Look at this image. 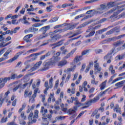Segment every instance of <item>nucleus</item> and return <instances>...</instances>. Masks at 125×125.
Returning <instances> with one entry per match:
<instances>
[{"instance_id": "obj_52", "label": "nucleus", "mask_w": 125, "mask_h": 125, "mask_svg": "<svg viewBox=\"0 0 125 125\" xmlns=\"http://www.w3.org/2000/svg\"><path fill=\"white\" fill-rule=\"evenodd\" d=\"M39 111L38 110H35V113H34V118H36V119H38L39 118Z\"/></svg>"}, {"instance_id": "obj_41", "label": "nucleus", "mask_w": 125, "mask_h": 125, "mask_svg": "<svg viewBox=\"0 0 125 125\" xmlns=\"http://www.w3.org/2000/svg\"><path fill=\"white\" fill-rule=\"evenodd\" d=\"M125 83V80H123L120 82L117 83L115 84V86H120L122 84H124Z\"/></svg>"}, {"instance_id": "obj_34", "label": "nucleus", "mask_w": 125, "mask_h": 125, "mask_svg": "<svg viewBox=\"0 0 125 125\" xmlns=\"http://www.w3.org/2000/svg\"><path fill=\"white\" fill-rule=\"evenodd\" d=\"M121 44H123V42L117 41V42L113 43V45L115 47L119 46V45H121Z\"/></svg>"}, {"instance_id": "obj_31", "label": "nucleus", "mask_w": 125, "mask_h": 125, "mask_svg": "<svg viewBox=\"0 0 125 125\" xmlns=\"http://www.w3.org/2000/svg\"><path fill=\"white\" fill-rule=\"evenodd\" d=\"M79 25V22L74 23V24L70 25L68 27V30H73V29H75L77 26Z\"/></svg>"}, {"instance_id": "obj_37", "label": "nucleus", "mask_w": 125, "mask_h": 125, "mask_svg": "<svg viewBox=\"0 0 125 125\" xmlns=\"http://www.w3.org/2000/svg\"><path fill=\"white\" fill-rule=\"evenodd\" d=\"M67 23H64L62 24H59L58 25H56L54 27V29H58V28H62V27H64V26H66Z\"/></svg>"}, {"instance_id": "obj_36", "label": "nucleus", "mask_w": 125, "mask_h": 125, "mask_svg": "<svg viewBox=\"0 0 125 125\" xmlns=\"http://www.w3.org/2000/svg\"><path fill=\"white\" fill-rule=\"evenodd\" d=\"M42 25H43V23H37L33 24L32 25V27L34 28H38V27H41V26H42Z\"/></svg>"}, {"instance_id": "obj_62", "label": "nucleus", "mask_w": 125, "mask_h": 125, "mask_svg": "<svg viewBox=\"0 0 125 125\" xmlns=\"http://www.w3.org/2000/svg\"><path fill=\"white\" fill-rule=\"evenodd\" d=\"M106 20H107V18H103L100 20L99 23H103V22H106Z\"/></svg>"}, {"instance_id": "obj_42", "label": "nucleus", "mask_w": 125, "mask_h": 125, "mask_svg": "<svg viewBox=\"0 0 125 125\" xmlns=\"http://www.w3.org/2000/svg\"><path fill=\"white\" fill-rule=\"evenodd\" d=\"M94 34H95V31H93L91 32L88 35L85 36V38H89V37H92L94 36Z\"/></svg>"}, {"instance_id": "obj_27", "label": "nucleus", "mask_w": 125, "mask_h": 125, "mask_svg": "<svg viewBox=\"0 0 125 125\" xmlns=\"http://www.w3.org/2000/svg\"><path fill=\"white\" fill-rule=\"evenodd\" d=\"M53 82V78L52 77L50 78V79L49 80V87L50 88H52L53 87V83H52Z\"/></svg>"}, {"instance_id": "obj_40", "label": "nucleus", "mask_w": 125, "mask_h": 125, "mask_svg": "<svg viewBox=\"0 0 125 125\" xmlns=\"http://www.w3.org/2000/svg\"><path fill=\"white\" fill-rule=\"evenodd\" d=\"M80 37H81V35L78 36V37H76V38H74L69 40L66 43H65L66 44H67V45L69 44V43H70V42H72V41H74L75 40H78V39H80Z\"/></svg>"}, {"instance_id": "obj_21", "label": "nucleus", "mask_w": 125, "mask_h": 125, "mask_svg": "<svg viewBox=\"0 0 125 125\" xmlns=\"http://www.w3.org/2000/svg\"><path fill=\"white\" fill-rule=\"evenodd\" d=\"M82 33H83V31L78 30L76 31V32H75L74 34H73V35L72 36H70L69 37V39H71V38H74V37H76V36H78V35H80V34H82Z\"/></svg>"}, {"instance_id": "obj_60", "label": "nucleus", "mask_w": 125, "mask_h": 125, "mask_svg": "<svg viewBox=\"0 0 125 125\" xmlns=\"http://www.w3.org/2000/svg\"><path fill=\"white\" fill-rule=\"evenodd\" d=\"M84 114V111H82L79 114V115L77 116V117L76 118L77 119H80L81 118V117H82V116H83V115Z\"/></svg>"}, {"instance_id": "obj_58", "label": "nucleus", "mask_w": 125, "mask_h": 125, "mask_svg": "<svg viewBox=\"0 0 125 125\" xmlns=\"http://www.w3.org/2000/svg\"><path fill=\"white\" fill-rule=\"evenodd\" d=\"M33 112H30V114L28 116V119L29 120V121H31L33 119Z\"/></svg>"}, {"instance_id": "obj_6", "label": "nucleus", "mask_w": 125, "mask_h": 125, "mask_svg": "<svg viewBox=\"0 0 125 125\" xmlns=\"http://www.w3.org/2000/svg\"><path fill=\"white\" fill-rule=\"evenodd\" d=\"M24 52H25V51L23 50L17 53L13 58L8 60L7 61L8 63H11L12 62H13V61H15V60L18 59V57H19V56L21 55V54H23Z\"/></svg>"}, {"instance_id": "obj_9", "label": "nucleus", "mask_w": 125, "mask_h": 125, "mask_svg": "<svg viewBox=\"0 0 125 125\" xmlns=\"http://www.w3.org/2000/svg\"><path fill=\"white\" fill-rule=\"evenodd\" d=\"M115 52V48H112L109 52L104 57V59H111L112 58V54Z\"/></svg>"}, {"instance_id": "obj_51", "label": "nucleus", "mask_w": 125, "mask_h": 125, "mask_svg": "<svg viewBox=\"0 0 125 125\" xmlns=\"http://www.w3.org/2000/svg\"><path fill=\"white\" fill-rule=\"evenodd\" d=\"M28 94H29V91H28V90L26 89L24 91V98H27V97H28Z\"/></svg>"}, {"instance_id": "obj_5", "label": "nucleus", "mask_w": 125, "mask_h": 125, "mask_svg": "<svg viewBox=\"0 0 125 125\" xmlns=\"http://www.w3.org/2000/svg\"><path fill=\"white\" fill-rule=\"evenodd\" d=\"M46 117H42L43 122L42 125H48L49 122L51 121V118H52V115L51 114H48L45 115Z\"/></svg>"}, {"instance_id": "obj_14", "label": "nucleus", "mask_w": 125, "mask_h": 125, "mask_svg": "<svg viewBox=\"0 0 125 125\" xmlns=\"http://www.w3.org/2000/svg\"><path fill=\"white\" fill-rule=\"evenodd\" d=\"M94 63L95 71H96V70H97L98 72H100V71H101L102 70V68L101 67H99V63H97V60L95 61L94 62Z\"/></svg>"}, {"instance_id": "obj_59", "label": "nucleus", "mask_w": 125, "mask_h": 125, "mask_svg": "<svg viewBox=\"0 0 125 125\" xmlns=\"http://www.w3.org/2000/svg\"><path fill=\"white\" fill-rule=\"evenodd\" d=\"M65 31H66V29H61V28L58 29V32L60 34H61V33H64V32H65Z\"/></svg>"}, {"instance_id": "obj_8", "label": "nucleus", "mask_w": 125, "mask_h": 125, "mask_svg": "<svg viewBox=\"0 0 125 125\" xmlns=\"http://www.w3.org/2000/svg\"><path fill=\"white\" fill-rule=\"evenodd\" d=\"M43 68L42 69V71H46L49 69L50 66L52 65L50 62H45L43 63Z\"/></svg>"}, {"instance_id": "obj_48", "label": "nucleus", "mask_w": 125, "mask_h": 125, "mask_svg": "<svg viewBox=\"0 0 125 125\" xmlns=\"http://www.w3.org/2000/svg\"><path fill=\"white\" fill-rule=\"evenodd\" d=\"M64 40H62L59 41L58 43H56L57 46H61L63 44V42Z\"/></svg>"}, {"instance_id": "obj_45", "label": "nucleus", "mask_w": 125, "mask_h": 125, "mask_svg": "<svg viewBox=\"0 0 125 125\" xmlns=\"http://www.w3.org/2000/svg\"><path fill=\"white\" fill-rule=\"evenodd\" d=\"M71 99H72L71 103H73L74 101H75V102H77L79 101V99L77 97H71Z\"/></svg>"}, {"instance_id": "obj_47", "label": "nucleus", "mask_w": 125, "mask_h": 125, "mask_svg": "<svg viewBox=\"0 0 125 125\" xmlns=\"http://www.w3.org/2000/svg\"><path fill=\"white\" fill-rule=\"evenodd\" d=\"M28 109L26 112H27V114H29L30 113V111H32V110H34V105H32L31 108H30V106L28 105Z\"/></svg>"}, {"instance_id": "obj_57", "label": "nucleus", "mask_w": 125, "mask_h": 125, "mask_svg": "<svg viewBox=\"0 0 125 125\" xmlns=\"http://www.w3.org/2000/svg\"><path fill=\"white\" fill-rule=\"evenodd\" d=\"M89 52V51L88 50H86L82 52L81 56H83V55H85L86 54H87Z\"/></svg>"}, {"instance_id": "obj_29", "label": "nucleus", "mask_w": 125, "mask_h": 125, "mask_svg": "<svg viewBox=\"0 0 125 125\" xmlns=\"http://www.w3.org/2000/svg\"><path fill=\"white\" fill-rule=\"evenodd\" d=\"M100 8L103 11L106 9L107 10V5L106 3H104L100 5Z\"/></svg>"}, {"instance_id": "obj_46", "label": "nucleus", "mask_w": 125, "mask_h": 125, "mask_svg": "<svg viewBox=\"0 0 125 125\" xmlns=\"http://www.w3.org/2000/svg\"><path fill=\"white\" fill-rule=\"evenodd\" d=\"M114 30H115V29H113H113H111L110 30H109V31H107L105 33V35H112V34H114Z\"/></svg>"}, {"instance_id": "obj_13", "label": "nucleus", "mask_w": 125, "mask_h": 125, "mask_svg": "<svg viewBox=\"0 0 125 125\" xmlns=\"http://www.w3.org/2000/svg\"><path fill=\"white\" fill-rule=\"evenodd\" d=\"M125 34H123L121 35H119V36H117V37L111 38L110 39L111 40V42H115V41H117V40H120V39L125 38Z\"/></svg>"}, {"instance_id": "obj_20", "label": "nucleus", "mask_w": 125, "mask_h": 125, "mask_svg": "<svg viewBox=\"0 0 125 125\" xmlns=\"http://www.w3.org/2000/svg\"><path fill=\"white\" fill-rule=\"evenodd\" d=\"M90 22H85L83 23L81 25H79L77 29H82V28H83V27H85L86 26H87L88 24H90Z\"/></svg>"}, {"instance_id": "obj_7", "label": "nucleus", "mask_w": 125, "mask_h": 125, "mask_svg": "<svg viewBox=\"0 0 125 125\" xmlns=\"http://www.w3.org/2000/svg\"><path fill=\"white\" fill-rule=\"evenodd\" d=\"M42 61L37 62L34 66V67H33L30 70H28V72H30L31 73H32V72H34V71L38 70V69L40 68V66H41V65H42Z\"/></svg>"}, {"instance_id": "obj_10", "label": "nucleus", "mask_w": 125, "mask_h": 125, "mask_svg": "<svg viewBox=\"0 0 125 125\" xmlns=\"http://www.w3.org/2000/svg\"><path fill=\"white\" fill-rule=\"evenodd\" d=\"M33 37V34H28L26 35L23 38V41L26 42H32V40L30 39L31 38Z\"/></svg>"}, {"instance_id": "obj_64", "label": "nucleus", "mask_w": 125, "mask_h": 125, "mask_svg": "<svg viewBox=\"0 0 125 125\" xmlns=\"http://www.w3.org/2000/svg\"><path fill=\"white\" fill-rule=\"evenodd\" d=\"M7 125H17V124H15L14 122H11L7 123Z\"/></svg>"}, {"instance_id": "obj_16", "label": "nucleus", "mask_w": 125, "mask_h": 125, "mask_svg": "<svg viewBox=\"0 0 125 125\" xmlns=\"http://www.w3.org/2000/svg\"><path fill=\"white\" fill-rule=\"evenodd\" d=\"M103 11L99 7L97 10H94V15H97L98 14H102Z\"/></svg>"}, {"instance_id": "obj_12", "label": "nucleus", "mask_w": 125, "mask_h": 125, "mask_svg": "<svg viewBox=\"0 0 125 125\" xmlns=\"http://www.w3.org/2000/svg\"><path fill=\"white\" fill-rule=\"evenodd\" d=\"M41 54H42V53H36L35 54H32L31 55L32 56H31V57L32 58L30 60L31 62L35 61V60H36V59L38 58V56H39V55H41Z\"/></svg>"}, {"instance_id": "obj_53", "label": "nucleus", "mask_w": 125, "mask_h": 125, "mask_svg": "<svg viewBox=\"0 0 125 125\" xmlns=\"http://www.w3.org/2000/svg\"><path fill=\"white\" fill-rule=\"evenodd\" d=\"M85 16V15L84 14H81L80 15L77 16L75 18V20L79 19V18H82V17H84Z\"/></svg>"}, {"instance_id": "obj_49", "label": "nucleus", "mask_w": 125, "mask_h": 125, "mask_svg": "<svg viewBox=\"0 0 125 125\" xmlns=\"http://www.w3.org/2000/svg\"><path fill=\"white\" fill-rule=\"evenodd\" d=\"M94 90H95V88L94 87L91 88L88 91L89 94L93 93V92H94Z\"/></svg>"}, {"instance_id": "obj_23", "label": "nucleus", "mask_w": 125, "mask_h": 125, "mask_svg": "<svg viewBox=\"0 0 125 125\" xmlns=\"http://www.w3.org/2000/svg\"><path fill=\"white\" fill-rule=\"evenodd\" d=\"M114 6H115V2H110L106 4L107 9H109V8H111V7H114Z\"/></svg>"}, {"instance_id": "obj_18", "label": "nucleus", "mask_w": 125, "mask_h": 125, "mask_svg": "<svg viewBox=\"0 0 125 125\" xmlns=\"http://www.w3.org/2000/svg\"><path fill=\"white\" fill-rule=\"evenodd\" d=\"M27 31L28 32H31V33H34V34H36V32H38V31H39V29L36 28L35 27H30Z\"/></svg>"}, {"instance_id": "obj_26", "label": "nucleus", "mask_w": 125, "mask_h": 125, "mask_svg": "<svg viewBox=\"0 0 125 125\" xmlns=\"http://www.w3.org/2000/svg\"><path fill=\"white\" fill-rule=\"evenodd\" d=\"M107 31V28H104L103 29H101L98 31H97L96 32V35L97 36V35H101L104 32H106Z\"/></svg>"}, {"instance_id": "obj_24", "label": "nucleus", "mask_w": 125, "mask_h": 125, "mask_svg": "<svg viewBox=\"0 0 125 125\" xmlns=\"http://www.w3.org/2000/svg\"><path fill=\"white\" fill-rule=\"evenodd\" d=\"M114 111H116L117 113H119L120 114H122L121 113V109L119 107V105L117 104L115 107L114 108Z\"/></svg>"}, {"instance_id": "obj_38", "label": "nucleus", "mask_w": 125, "mask_h": 125, "mask_svg": "<svg viewBox=\"0 0 125 125\" xmlns=\"http://www.w3.org/2000/svg\"><path fill=\"white\" fill-rule=\"evenodd\" d=\"M70 115H75L76 114V111L73 109H69L68 112Z\"/></svg>"}, {"instance_id": "obj_39", "label": "nucleus", "mask_w": 125, "mask_h": 125, "mask_svg": "<svg viewBox=\"0 0 125 125\" xmlns=\"http://www.w3.org/2000/svg\"><path fill=\"white\" fill-rule=\"evenodd\" d=\"M8 121L7 117L4 118V117H2L0 120L1 124H4V123H6Z\"/></svg>"}, {"instance_id": "obj_32", "label": "nucleus", "mask_w": 125, "mask_h": 125, "mask_svg": "<svg viewBox=\"0 0 125 125\" xmlns=\"http://www.w3.org/2000/svg\"><path fill=\"white\" fill-rule=\"evenodd\" d=\"M3 96V93L0 94V107L2 106V103H3V101H4V98H2Z\"/></svg>"}, {"instance_id": "obj_43", "label": "nucleus", "mask_w": 125, "mask_h": 125, "mask_svg": "<svg viewBox=\"0 0 125 125\" xmlns=\"http://www.w3.org/2000/svg\"><path fill=\"white\" fill-rule=\"evenodd\" d=\"M74 105H76L78 107H81V106H83V104H82L81 102H79V101H77V102H75Z\"/></svg>"}, {"instance_id": "obj_2", "label": "nucleus", "mask_w": 125, "mask_h": 125, "mask_svg": "<svg viewBox=\"0 0 125 125\" xmlns=\"http://www.w3.org/2000/svg\"><path fill=\"white\" fill-rule=\"evenodd\" d=\"M50 29V26L49 25H47L46 26H44L41 28L39 31L40 32H42L43 35H41L39 36V40H42V39H44V38H47L48 35L47 34H45L48 30Z\"/></svg>"}, {"instance_id": "obj_22", "label": "nucleus", "mask_w": 125, "mask_h": 125, "mask_svg": "<svg viewBox=\"0 0 125 125\" xmlns=\"http://www.w3.org/2000/svg\"><path fill=\"white\" fill-rule=\"evenodd\" d=\"M106 83H107V80H105L100 85L101 90H103L105 87H106Z\"/></svg>"}, {"instance_id": "obj_61", "label": "nucleus", "mask_w": 125, "mask_h": 125, "mask_svg": "<svg viewBox=\"0 0 125 125\" xmlns=\"http://www.w3.org/2000/svg\"><path fill=\"white\" fill-rule=\"evenodd\" d=\"M21 87V84H19L18 86H16V87H15L13 90L14 91V92H15V91H16V90H17V89H18V88H19V87Z\"/></svg>"}, {"instance_id": "obj_1", "label": "nucleus", "mask_w": 125, "mask_h": 125, "mask_svg": "<svg viewBox=\"0 0 125 125\" xmlns=\"http://www.w3.org/2000/svg\"><path fill=\"white\" fill-rule=\"evenodd\" d=\"M115 8H116V12H114V14L110 17V19H111L112 22H114L115 20H117V18H118L117 15L121 13V12L124 10V8L120 6H116Z\"/></svg>"}, {"instance_id": "obj_55", "label": "nucleus", "mask_w": 125, "mask_h": 125, "mask_svg": "<svg viewBox=\"0 0 125 125\" xmlns=\"http://www.w3.org/2000/svg\"><path fill=\"white\" fill-rule=\"evenodd\" d=\"M95 52L96 53V54H98L99 53H101V52H103V50L102 49H95Z\"/></svg>"}, {"instance_id": "obj_17", "label": "nucleus", "mask_w": 125, "mask_h": 125, "mask_svg": "<svg viewBox=\"0 0 125 125\" xmlns=\"http://www.w3.org/2000/svg\"><path fill=\"white\" fill-rule=\"evenodd\" d=\"M40 112L42 113L43 117H45L46 114H47V109H44V107L42 106Z\"/></svg>"}, {"instance_id": "obj_30", "label": "nucleus", "mask_w": 125, "mask_h": 125, "mask_svg": "<svg viewBox=\"0 0 125 125\" xmlns=\"http://www.w3.org/2000/svg\"><path fill=\"white\" fill-rule=\"evenodd\" d=\"M113 29H114L113 30V33H114L115 35H118V34L121 32V29H120L119 28H118V27H116Z\"/></svg>"}, {"instance_id": "obj_54", "label": "nucleus", "mask_w": 125, "mask_h": 125, "mask_svg": "<svg viewBox=\"0 0 125 125\" xmlns=\"http://www.w3.org/2000/svg\"><path fill=\"white\" fill-rule=\"evenodd\" d=\"M10 78V80H15V79H17V74H13L11 75Z\"/></svg>"}, {"instance_id": "obj_25", "label": "nucleus", "mask_w": 125, "mask_h": 125, "mask_svg": "<svg viewBox=\"0 0 125 125\" xmlns=\"http://www.w3.org/2000/svg\"><path fill=\"white\" fill-rule=\"evenodd\" d=\"M82 57H83L82 56H77L74 59V62H76V63H78V62H80V61L82 60Z\"/></svg>"}, {"instance_id": "obj_4", "label": "nucleus", "mask_w": 125, "mask_h": 125, "mask_svg": "<svg viewBox=\"0 0 125 125\" xmlns=\"http://www.w3.org/2000/svg\"><path fill=\"white\" fill-rule=\"evenodd\" d=\"M51 39H49L47 40L48 42H55L59 39H61L62 38V36L59 35H54L51 34L50 36Z\"/></svg>"}, {"instance_id": "obj_35", "label": "nucleus", "mask_w": 125, "mask_h": 125, "mask_svg": "<svg viewBox=\"0 0 125 125\" xmlns=\"http://www.w3.org/2000/svg\"><path fill=\"white\" fill-rule=\"evenodd\" d=\"M109 71L111 72V74H115V73H116V71H115V70H114V66L111 65L109 66Z\"/></svg>"}, {"instance_id": "obj_44", "label": "nucleus", "mask_w": 125, "mask_h": 125, "mask_svg": "<svg viewBox=\"0 0 125 125\" xmlns=\"http://www.w3.org/2000/svg\"><path fill=\"white\" fill-rule=\"evenodd\" d=\"M58 20V18L54 17L49 21V22L54 23V22H56V21H57Z\"/></svg>"}, {"instance_id": "obj_28", "label": "nucleus", "mask_w": 125, "mask_h": 125, "mask_svg": "<svg viewBox=\"0 0 125 125\" xmlns=\"http://www.w3.org/2000/svg\"><path fill=\"white\" fill-rule=\"evenodd\" d=\"M125 58V54H123L121 55H118L116 57V60H122V59H124Z\"/></svg>"}, {"instance_id": "obj_11", "label": "nucleus", "mask_w": 125, "mask_h": 125, "mask_svg": "<svg viewBox=\"0 0 125 125\" xmlns=\"http://www.w3.org/2000/svg\"><path fill=\"white\" fill-rule=\"evenodd\" d=\"M60 59L58 56L53 57L51 59V60L49 61L51 62L52 65H54L56 62H58Z\"/></svg>"}, {"instance_id": "obj_63", "label": "nucleus", "mask_w": 125, "mask_h": 125, "mask_svg": "<svg viewBox=\"0 0 125 125\" xmlns=\"http://www.w3.org/2000/svg\"><path fill=\"white\" fill-rule=\"evenodd\" d=\"M21 119H22V120H25L26 119V116L24 115V113L23 112L21 113Z\"/></svg>"}, {"instance_id": "obj_19", "label": "nucleus", "mask_w": 125, "mask_h": 125, "mask_svg": "<svg viewBox=\"0 0 125 125\" xmlns=\"http://www.w3.org/2000/svg\"><path fill=\"white\" fill-rule=\"evenodd\" d=\"M66 64H67V61L62 60L59 62V63H58V66L63 67V66H64V65H66Z\"/></svg>"}, {"instance_id": "obj_33", "label": "nucleus", "mask_w": 125, "mask_h": 125, "mask_svg": "<svg viewBox=\"0 0 125 125\" xmlns=\"http://www.w3.org/2000/svg\"><path fill=\"white\" fill-rule=\"evenodd\" d=\"M10 53V51H7L5 52L4 54L3 55L4 59L6 60V59H8V55Z\"/></svg>"}, {"instance_id": "obj_50", "label": "nucleus", "mask_w": 125, "mask_h": 125, "mask_svg": "<svg viewBox=\"0 0 125 125\" xmlns=\"http://www.w3.org/2000/svg\"><path fill=\"white\" fill-rule=\"evenodd\" d=\"M75 69H76V65H74L73 68H67V72H72Z\"/></svg>"}, {"instance_id": "obj_15", "label": "nucleus", "mask_w": 125, "mask_h": 125, "mask_svg": "<svg viewBox=\"0 0 125 125\" xmlns=\"http://www.w3.org/2000/svg\"><path fill=\"white\" fill-rule=\"evenodd\" d=\"M116 10H117V8H116V7L113 8L111 9L108 12H106V13L104 14L103 15H104V17H107V16H108V15H109V13H112V12H114V11H116Z\"/></svg>"}, {"instance_id": "obj_3", "label": "nucleus", "mask_w": 125, "mask_h": 125, "mask_svg": "<svg viewBox=\"0 0 125 125\" xmlns=\"http://www.w3.org/2000/svg\"><path fill=\"white\" fill-rule=\"evenodd\" d=\"M98 100H99V97H96L93 99H91L89 101L85 103L84 105H86V106L82 107V109H84V108H87V107H89L92 103H95Z\"/></svg>"}, {"instance_id": "obj_56", "label": "nucleus", "mask_w": 125, "mask_h": 125, "mask_svg": "<svg viewBox=\"0 0 125 125\" xmlns=\"http://www.w3.org/2000/svg\"><path fill=\"white\" fill-rule=\"evenodd\" d=\"M2 82L3 83H6V82H7V81H10V77H5L4 79L2 78Z\"/></svg>"}]
</instances>
